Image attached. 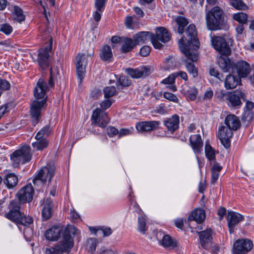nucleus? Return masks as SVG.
<instances>
[{
	"label": "nucleus",
	"instance_id": "f257e3e1",
	"mask_svg": "<svg viewBox=\"0 0 254 254\" xmlns=\"http://www.w3.org/2000/svg\"><path fill=\"white\" fill-rule=\"evenodd\" d=\"M34 190L31 184L23 187L17 193L18 199L11 200L9 203L8 211L4 217L17 225L27 226L33 223V218L21 211V204L30 202L33 199Z\"/></svg>",
	"mask_w": 254,
	"mask_h": 254
},
{
	"label": "nucleus",
	"instance_id": "f03ea898",
	"mask_svg": "<svg viewBox=\"0 0 254 254\" xmlns=\"http://www.w3.org/2000/svg\"><path fill=\"white\" fill-rule=\"evenodd\" d=\"M179 47L188 60L192 62L197 60L196 51L199 48V42L197 37V31L194 24H190L185 31V34L179 40Z\"/></svg>",
	"mask_w": 254,
	"mask_h": 254
},
{
	"label": "nucleus",
	"instance_id": "7ed1b4c3",
	"mask_svg": "<svg viewBox=\"0 0 254 254\" xmlns=\"http://www.w3.org/2000/svg\"><path fill=\"white\" fill-rule=\"evenodd\" d=\"M149 39L154 48L161 49L163 45L160 42L164 43L168 42L171 39V35L166 28L161 27L156 29L155 35L149 32L141 31L133 36L136 45L142 44Z\"/></svg>",
	"mask_w": 254,
	"mask_h": 254
},
{
	"label": "nucleus",
	"instance_id": "20e7f679",
	"mask_svg": "<svg viewBox=\"0 0 254 254\" xmlns=\"http://www.w3.org/2000/svg\"><path fill=\"white\" fill-rule=\"evenodd\" d=\"M77 231L76 228L74 226L66 229L64 232L62 240L60 243L53 247L47 248L45 250L46 254H68L73 246V237L77 233Z\"/></svg>",
	"mask_w": 254,
	"mask_h": 254
},
{
	"label": "nucleus",
	"instance_id": "39448f33",
	"mask_svg": "<svg viewBox=\"0 0 254 254\" xmlns=\"http://www.w3.org/2000/svg\"><path fill=\"white\" fill-rule=\"evenodd\" d=\"M58 74L57 67H52L50 69V76L48 81L49 85H47L46 82L42 78H40L37 83V85L34 90V95L36 98L35 100H42L46 99V92L49 90V87H53L54 86V80L57 78Z\"/></svg>",
	"mask_w": 254,
	"mask_h": 254
},
{
	"label": "nucleus",
	"instance_id": "423d86ee",
	"mask_svg": "<svg viewBox=\"0 0 254 254\" xmlns=\"http://www.w3.org/2000/svg\"><path fill=\"white\" fill-rule=\"evenodd\" d=\"M205 19L208 29H220L224 22V12L219 6H214L206 12Z\"/></svg>",
	"mask_w": 254,
	"mask_h": 254
},
{
	"label": "nucleus",
	"instance_id": "0eeeda50",
	"mask_svg": "<svg viewBox=\"0 0 254 254\" xmlns=\"http://www.w3.org/2000/svg\"><path fill=\"white\" fill-rule=\"evenodd\" d=\"M31 148L29 145H24L20 149L15 151L11 155L10 159L14 167L19 164H24L30 161L31 159Z\"/></svg>",
	"mask_w": 254,
	"mask_h": 254
},
{
	"label": "nucleus",
	"instance_id": "6e6552de",
	"mask_svg": "<svg viewBox=\"0 0 254 254\" xmlns=\"http://www.w3.org/2000/svg\"><path fill=\"white\" fill-rule=\"evenodd\" d=\"M55 170L56 167L53 164H47L45 167H42L33 180V184L36 185L38 184H44L47 181L51 182L55 175Z\"/></svg>",
	"mask_w": 254,
	"mask_h": 254
},
{
	"label": "nucleus",
	"instance_id": "1a4fd4ad",
	"mask_svg": "<svg viewBox=\"0 0 254 254\" xmlns=\"http://www.w3.org/2000/svg\"><path fill=\"white\" fill-rule=\"evenodd\" d=\"M93 54L85 55L79 53L76 57V74L79 79V83L81 84L85 74V68L87 65L88 59H91Z\"/></svg>",
	"mask_w": 254,
	"mask_h": 254
},
{
	"label": "nucleus",
	"instance_id": "9d476101",
	"mask_svg": "<svg viewBox=\"0 0 254 254\" xmlns=\"http://www.w3.org/2000/svg\"><path fill=\"white\" fill-rule=\"evenodd\" d=\"M46 100H35L30 105V113L32 123L33 126H36L40 121L41 118L42 110L46 108Z\"/></svg>",
	"mask_w": 254,
	"mask_h": 254
},
{
	"label": "nucleus",
	"instance_id": "9b49d317",
	"mask_svg": "<svg viewBox=\"0 0 254 254\" xmlns=\"http://www.w3.org/2000/svg\"><path fill=\"white\" fill-rule=\"evenodd\" d=\"M226 99L229 106L239 108L242 104L241 100H245L246 95L242 90H236L228 92L226 95Z\"/></svg>",
	"mask_w": 254,
	"mask_h": 254
},
{
	"label": "nucleus",
	"instance_id": "f8f14e48",
	"mask_svg": "<svg viewBox=\"0 0 254 254\" xmlns=\"http://www.w3.org/2000/svg\"><path fill=\"white\" fill-rule=\"evenodd\" d=\"M211 42L213 48L221 55H229L231 49L225 39L221 36L211 37Z\"/></svg>",
	"mask_w": 254,
	"mask_h": 254
},
{
	"label": "nucleus",
	"instance_id": "ddd939ff",
	"mask_svg": "<svg viewBox=\"0 0 254 254\" xmlns=\"http://www.w3.org/2000/svg\"><path fill=\"white\" fill-rule=\"evenodd\" d=\"M109 121L110 119L108 114L100 108H96L94 110L91 118L92 124H95L101 127H105L107 126Z\"/></svg>",
	"mask_w": 254,
	"mask_h": 254
},
{
	"label": "nucleus",
	"instance_id": "4468645a",
	"mask_svg": "<svg viewBox=\"0 0 254 254\" xmlns=\"http://www.w3.org/2000/svg\"><path fill=\"white\" fill-rule=\"evenodd\" d=\"M233 135V130L226 126H222L218 128L217 136L225 148H228L230 146V139Z\"/></svg>",
	"mask_w": 254,
	"mask_h": 254
},
{
	"label": "nucleus",
	"instance_id": "2eb2a0df",
	"mask_svg": "<svg viewBox=\"0 0 254 254\" xmlns=\"http://www.w3.org/2000/svg\"><path fill=\"white\" fill-rule=\"evenodd\" d=\"M253 247L252 241L248 239H239L234 244L233 253L235 254H246L252 249Z\"/></svg>",
	"mask_w": 254,
	"mask_h": 254
},
{
	"label": "nucleus",
	"instance_id": "dca6fc26",
	"mask_svg": "<svg viewBox=\"0 0 254 254\" xmlns=\"http://www.w3.org/2000/svg\"><path fill=\"white\" fill-rule=\"evenodd\" d=\"M244 217L239 213L229 211L227 216L228 226L231 234L234 232L235 227L240 222L243 221Z\"/></svg>",
	"mask_w": 254,
	"mask_h": 254
},
{
	"label": "nucleus",
	"instance_id": "f3484780",
	"mask_svg": "<svg viewBox=\"0 0 254 254\" xmlns=\"http://www.w3.org/2000/svg\"><path fill=\"white\" fill-rule=\"evenodd\" d=\"M234 71H236L239 77H245L250 73L251 67L250 64L246 61L241 60L233 64Z\"/></svg>",
	"mask_w": 254,
	"mask_h": 254
},
{
	"label": "nucleus",
	"instance_id": "a211bd4d",
	"mask_svg": "<svg viewBox=\"0 0 254 254\" xmlns=\"http://www.w3.org/2000/svg\"><path fill=\"white\" fill-rule=\"evenodd\" d=\"M163 124L166 127L167 132L173 133L179 127L180 117L177 114H174L164 121Z\"/></svg>",
	"mask_w": 254,
	"mask_h": 254
},
{
	"label": "nucleus",
	"instance_id": "6ab92c4d",
	"mask_svg": "<svg viewBox=\"0 0 254 254\" xmlns=\"http://www.w3.org/2000/svg\"><path fill=\"white\" fill-rule=\"evenodd\" d=\"M254 108V103L247 101L244 108V112L242 115L241 120L243 123L246 125L249 124L254 119L253 109Z\"/></svg>",
	"mask_w": 254,
	"mask_h": 254
},
{
	"label": "nucleus",
	"instance_id": "aec40b11",
	"mask_svg": "<svg viewBox=\"0 0 254 254\" xmlns=\"http://www.w3.org/2000/svg\"><path fill=\"white\" fill-rule=\"evenodd\" d=\"M50 48L46 47L38 51L37 62L42 69H45L49 66V51Z\"/></svg>",
	"mask_w": 254,
	"mask_h": 254
},
{
	"label": "nucleus",
	"instance_id": "412c9836",
	"mask_svg": "<svg viewBox=\"0 0 254 254\" xmlns=\"http://www.w3.org/2000/svg\"><path fill=\"white\" fill-rule=\"evenodd\" d=\"M127 73L133 78H138L148 76L150 73V68L146 66L137 68H128L126 69Z\"/></svg>",
	"mask_w": 254,
	"mask_h": 254
},
{
	"label": "nucleus",
	"instance_id": "4be33fe9",
	"mask_svg": "<svg viewBox=\"0 0 254 254\" xmlns=\"http://www.w3.org/2000/svg\"><path fill=\"white\" fill-rule=\"evenodd\" d=\"M212 230L210 229L198 233L201 246L205 249L209 248L212 244Z\"/></svg>",
	"mask_w": 254,
	"mask_h": 254
},
{
	"label": "nucleus",
	"instance_id": "5701e85b",
	"mask_svg": "<svg viewBox=\"0 0 254 254\" xmlns=\"http://www.w3.org/2000/svg\"><path fill=\"white\" fill-rule=\"evenodd\" d=\"M159 125L157 121H146L138 123L136 124V129L141 132L150 131L156 128Z\"/></svg>",
	"mask_w": 254,
	"mask_h": 254
},
{
	"label": "nucleus",
	"instance_id": "b1692460",
	"mask_svg": "<svg viewBox=\"0 0 254 254\" xmlns=\"http://www.w3.org/2000/svg\"><path fill=\"white\" fill-rule=\"evenodd\" d=\"M189 141L194 153L198 154L201 152L203 142L200 134L191 135L190 137Z\"/></svg>",
	"mask_w": 254,
	"mask_h": 254
},
{
	"label": "nucleus",
	"instance_id": "393cba45",
	"mask_svg": "<svg viewBox=\"0 0 254 254\" xmlns=\"http://www.w3.org/2000/svg\"><path fill=\"white\" fill-rule=\"evenodd\" d=\"M220 56L217 59V63L220 68L223 70L224 72H226L230 71L231 72L234 71V63H231L230 59L227 56V55H224Z\"/></svg>",
	"mask_w": 254,
	"mask_h": 254
},
{
	"label": "nucleus",
	"instance_id": "a878e982",
	"mask_svg": "<svg viewBox=\"0 0 254 254\" xmlns=\"http://www.w3.org/2000/svg\"><path fill=\"white\" fill-rule=\"evenodd\" d=\"M224 123L226 127L235 131L241 127V122L239 118L233 114H230L226 116Z\"/></svg>",
	"mask_w": 254,
	"mask_h": 254
},
{
	"label": "nucleus",
	"instance_id": "bb28decb",
	"mask_svg": "<svg viewBox=\"0 0 254 254\" xmlns=\"http://www.w3.org/2000/svg\"><path fill=\"white\" fill-rule=\"evenodd\" d=\"M107 0H95V7L96 10L93 13L95 21L98 22L101 18L103 11L105 9V3Z\"/></svg>",
	"mask_w": 254,
	"mask_h": 254
},
{
	"label": "nucleus",
	"instance_id": "cd10ccee",
	"mask_svg": "<svg viewBox=\"0 0 254 254\" xmlns=\"http://www.w3.org/2000/svg\"><path fill=\"white\" fill-rule=\"evenodd\" d=\"M53 202L51 198H48L43 204L42 215L44 220L49 219L52 215Z\"/></svg>",
	"mask_w": 254,
	"mask_h": 254
},
{
	"label": "nucleus",
	"instance_id": "c85d7f7f",
	"mask_svg": "<svg viewBox=\"0 0 254 254\" xmlns=\"http://www.w3.org/2000/svg\"><path fill=\"white\" fill-rule=\"evenodd\" d=\"M240 83L241 79L239 77L229 74L225 78L224 86L226 89H232L236 88Z\"/></svg>",
	"mask_w": 254,
	"mask_h": 254
},
{
	"label": "nucleus",
	"instance_id": "c756f323",
	"mask_svg": "<svg viewBox=\"0 0 254 254\" xmlns=\"http://www.w3.org/2000/svg\"><path fill=\"white\" fill-rule=\"evenodd\" d=\"M205 218V213L204 210L198 208L194 210L188 217V221L193 220L197 223H202Z\"/></svg>",
	"mask_w": 254,
	"mask_h": 254
},
{
	"label": "nucleus",
	"instance_id": "7c9ffc66",
	"mask_svg": "<svg viewBox=\"0 0 254 254\" xmlns=\"http://www.w3.org/2000/svg\"><path fill=\"white\" fill-rule=\"evenodd\" d=\"M62 232V229L59 227H53L47 230L45 233L47 239L55 241L58 240Z\"/></svg>",
	"mask_w": 254,
	"mask_h": 254
},
{
	"label": "nucleus",
	"instance_id": "2f4dec72",
	"mask_svg": "<svg viewBox=\"0 0 254 254\" xmlns=\"http://www.w3.org/2000/svg\"><path fill=\"white\" fill-rule=\"evenodd\" d=\"M100 57L103 61L110 62L113 58V54L111 47L108 45H105L102 48Z\"/></svg>",
	"mask_w": 254,
	"mask_h": 254
},
{
	"label": "nucleus",
	"instance_id": "473e14b6",
	"mask_svg": "<svg viewBox=\"0 0 254 254\" xmlns=\"http://www.w3.org/2000/svg\"><path fill=\"white\" fill-rule=\"evenodd\" d=\"M136 45L133 39L126 37L122 40L121 50L124 53H127L133 49Z\"/></svg>",
	"mask_w": 254,
	"mask_h": 254
},
{
	"label": "nucleus",
	"instance_id": "72a5a7b5",
	"mask_svg": "<svg viewBox=\"0 0 254 254\" xmlns=\"http://www.w3.org/2000/svg\"><path fill=\"white\" fill-rule=\"evenodd\" d=\"M4 182L8 188H12L17 184L18 177L15 174L10 173L6 175Z\"/></svg>",
	"mask_w": 254,
	"mask_h": 254
},
{
	"label": "nucleus",
	"instance_id": "f704fd0d",
	"mask_svg": "<svg viewBox=\"0 0 254 254\" xmlns=\"http://www.w3.org/2000/svg\"><path fill=\"white\" fill-rule=\"evenodd\" d=\"M222 169V167L217 163L215 164L211 168V183L214 184L218 180L220 171Z\"/></svg>",
	"mask_w": 254,
	"mask_h": 254
},
{
	"label": "nucleus",
	"instance_id": "c9c22d12",
	"mask_svg": "<svg viewBox=\"0 0 254 254\" xmlns=\"http://www.w3.org/2000/svg\"><path fill=\"white\" fill-rule=\"evenodd\" d=\"M176 21L178 26V32L182 34L184 32V28L189 24V21L187 18L182 16H178Z\"/></svg>",
	"mask_w": 254,
	"mask_h": 254
},
{
	"label": "nucleus",
	"instance_id": "e433bc0d",
	"mask_svg": "<svg viewBox=\"0 0 254 254\" xmlns=\"http://www.w3.org/2000/svg\"><path fill=\"white\" fill-rule=\"evenodd\" d=\"M13 19L19 23L25 20V16L24 15L22 9L18 6L13 7Z\"/></svg>",
	"mask_w": 254,
	"mask_h": 254
},
{
	"label": "nucleus",
	"instance_id": "4c0bfd02",
	"mask_svg": "<svg viewBox=\"0 0 254 254\" xmlns=\"http://www.w3.org/2000/svg\"><path fill=\"white\" fill-rule=\"evenodd\" d=\"M159 244L165 248H174L177 246L176 243L169 235H164Z\"/></svg>",
	"mask_w": 254,
	"mask_h": 254
},
{
	"label": "nucleus",
	"instance_id": "58836bf2",
	"mask_svg": "<svg viewBox=\"0 0 254 254\" xmlns=\"http://www.w3.org/2000/svg\"><path fill=\"white\" fill-rule=\"evenodd\" d=\"M51 132L50 127L46 126L43 127L35 136V139H46Z\"/></svg>",
	"mask_w": 254,
	"mask_h": 254
},
{
	"label": "nucleus",
	"instance_id": "ea45409f",
	"mask_svg": "<svg viewBox=\"0 0 254 254\" xmlns=\"http://www.w3.org/2000/svg\"><path fill=\"white\" fill-rule=\"evenodd\" d=\"M230 4L236 9L246 10L248 6L243 2L242 0H229Z\"/></svg>",
	"mask_w": 254,
	"mask_h": 254
},
{
	"label": "nucleus",
	"instance_id": "a19ab883",
	"mask_svg": "<svg viewBox=\"0 0 254 254\" xmlns=\"http://www.w3.org/2000/svg\"><path fill=\"white\" fill-rule=\"evenodd\" d=\"M186 67L188 72L192 75L193 78H195L198 76L197 68L194 64L190 62L186 61Z\"/></svg>",
	"mask_w": 254,
	"mask_h": 254
},
{
	"label": "nucleus",
	"instance_id": "79ce46f5",
	"mask_svg": "<svg viewBox=\"0 0 254 254\" xmlns=\"http://www.w3.org/2000/svg\"><path fill=\"white\" fill-rule=\"evenodd\" d=\"M233 18L241 24L246 23L248 21V15L244 12H238L233 15Z\"/></svg>",
	"mask_w": 254,
	"mask_h": 254
},
{
	"label": "nucleus",
	"instance_id": "37998d69",
	"mask_svg": "<svg viewBox=\"0 0 254 254\" xmlns=\"http://www.w3.org/2000/svg\"><path fill=\"white\" fill-rule=\"evenodd\" d=\"M205 153L206 158L210 161L214 160L215 158V152L213 148L208 143L205 145Z\"/></svg>",
	"mask_w": 254,
	"mask_h": 254
},
{
	"label": "nucleus",
	"instance_id": "c03bdc74",
	"mask_svg": "<svg viewBox=\"0 0 254 254\" xmlns=\"http://www.w3.org/2000/svg\"><path fill=\"white\" fill-rule=\"evenodd\" d=\"M36 141L32 143V146L37 150H42L48 145V141L46 139H36Z\"/></svg>",
	"mask_w": 254,
	"mask_h": 254
},
{
	"label": "nucleus",
	"instance_id": "a18cd8bd",
	"mask_svg": "<svg viewBox=\"0 0 254 254\" xmlns=\"http://www.w3.org/2000/svg\"><path fill=\"white\" fill-rule=\"evenodd\" d=\"M97 242L96 238H89L87 240L86 247L89 252L93 253L95 251Z\"/></svg>",
	"mask_w": 254,
	"mask_h": 254
},
{
	"label": "nucleus",
	"instance_id": "49530a36",
	"mask_svg": "<svg viewBox=\"0 0 254 254\" xmlns=\"http://www.w3.org/2000/svg\"><path fill=\"white\" fill-rule=\"evenodd\" d=\"M138 230L142 234H145L147 230L146 227V220L142 216H140L138 218Z\"/></svg>",
	"mask_w": 254,
	"mask_h": 254
},
{
	"label": "nucleus",
	"instance_id": "de8ad7c7",
	"mask_svg": "<svg viewBox=\"0 0 254 254\" xmlns=\"http://www.w3.org/2000/svg\"><path fill=\"white\" fill-rule=\"evenodd\" d=\"M117 93L116 89L114 86L106 87L104 89V97L105 98H110L114 96Z\"/></svg>",
	"mask_w": 254,
	"mask_h": 254
},
{
	"label": "nucleus",
	"instance_id": "09e8293b",
	"mask_svg": "<svg viewBox=\"0 0 254 254\" xmlns=\"http://www.w3.org/2000/svg\"><path fill=\"white\" fill-rule=\"evenodd\" d=\"M198 90L194 86L190 87L187 90L188 97L191 100H194L196 99L197 95Z\"/></svg>",
	"mask_w": 254,
	"mask_h": 254
},
{
	"label": "nucleus",
	"instance_id": "8fccbe9b",
	"mask_svg": "<svg viewBox=\"0 0 254 254\" xmlns=\"http://www.w3.org/2000/svg\"><path fill=\"white\" fill-rule=\"evenodd\" d=\"M13 28L11 25L8 23H4L0 26V31L5 35H8L12 33Z\"/></svg>",
	"mask_w": 254,
	"mask_h": 254
},
{
	"label": "nucleus",
	"instance_id": "3c124183",
	"mask_svg": "<svg viewBox=\"0 0 254 254\" xmlns=\"http://www.w3.org/2000/svg\"><path fill=\"white\" fill-rule=\"evenodd\" d=\"M163 97L168 100L170 101L174 102V103H178L179 99L178 97L173 94L172 93L168 92H165L163 93Z\"/></svg>",
	"mask_w": 254,
	"mask_h": 254
},
{
	"label": "nucleus",
	"instance_id": "603ef678",
	"mask_svg": "<svg viewBox=\"0 0 254 254\" xmlns=\"http://www.w3.org/2000/svg\"><path fill=\"white\" fill-rule=\"evenodd\" d=\"M133 130L134 129L132 127L128 128H122L120 131H119L118 137L121 138L124 136L129 135L132 133Z\"/></svg>",
	"mask_w": 254,
	"mask_h": 254
},
{
	"label": "nucleus",
	"instance_id": "864d4df0",
	"mask_svg": "<svg viewBox=\"0 0 254 254\" xmlns=\"http://www.w3.org/2000/svg\"><path fill=\"white\" fill-rule=\"evenodd\" d=\"M175 72L170 74L167 78L163 79L161 83L165 84H173L175 83L176 79Z\"/></svg>",
	"mask_w": 254,
	"mask_h": 254
},
{
	"label": "nucleus",
	"instance_id": "5fc2aeb1",
	"mask_svg": "<svg viewBox=\"0 0 254 254\" xmlns=\"http://www.w3.org/2000/svg\"><path fill=\"white\" fill-rule=\"evenodd\" d=\"M118 82L120 85L123 86H128L131 84V82L128 78L124 75L120 76Z\"/></svg>",
	"mask_w": 254,
	"mask_h": 254
},
{
	"label": "nucleus",
	"instance_id": "6e6d98bb",
	"mask_svg": "<svg viewBox=\"0 0 254 254\" xmlns=\"http://www.w3.org/2000/svg\"><path fill=\"white\" fill-rule=\"evenodd\" d=\"M107 132L110 137H113L118 135L119 130L114 127L109 126L107 128Z\"/></svg>",
	"mask_w": 254,
	"mask_h": 254
},
{
	"label": "nucleus",
	"instance_id": "4d7b16f0",
	"mask_svg": "<svg viewBox=\"0 0 254 254\" xmlns=\"http://www.w3.org/2000/svg\"><path fill=\"white\" fill-rule=\"evenodd\" d=\"M112 104V102L111 101V100L109 98H106V100L102 102L100 104L101 110L104 111L108 109L110 107Z\"/></svg>",
	"mask_w": 254,
	"mask_h": 254
},
{
	"label": "nucleus",
	"instance_id": "13d9d810",
	"mask_svg": "<svg viewBox=\"0 0 254 254\" xmlns=\"http://www.w3.org/2000/svg\"><path fill=\"white\" fill-rule=\"evenodd\" d=\"M9 83L5 79H0V90H6L10 88Z\"/></svg>",
	"mask_w": 254,
	"mask_h": 254
},
{
	"label": "nucleus",
	"instance_id": "bf43d9fd",
	"mask_svg": "<svg viewBox=\"0 0 254 254\" xmlns=\"http://www.w3.org/2000/svg\"><path fill=\"white\" fill-rule=\"evenodd\" d=\"M209 74L211 76H213L220 80H221L223 77L222 74L220 73L217 70L213 68L210 69Z\"/></svg>",
	"mask_w": 254,
	"mask_h": 254
},
{
	"label": "nucleus",
	"instance_id": "052dcab7",
	"mask_svg": "<svg viewBox=\"0 0 254 254\" xmlns=\"http://www.w3.org/2000/svg\"><path fill=\"white\" fill-rule=\"evenodd\" d=\"M150 50L151 48L150 47L144 46L140 50V55L143 57H146L149 54Z\"/></svg>",
	"mask_w": 254,
	"mask_h": 254
},
{
	"label": "nucleus",
	"instance_id": "680f3d73",
	"mask_svg": "<svg viewBox=\"0 0 254 254\" xmlns=\"http://www.w3.org/2000/svg\"><path fill=\"white\" fill-rule=\"evenodd\" d=\"M176 77L180 76L182 79L185 81L188 79V75L187 73L183 71H180L179 72H175Z\"/></svg>",
	"mask_w": 254,
	"mask_h": 254
},
{
	"label": "nucleus",
	"instance_id": "e2e57ef3",
	"mask_svg": "<svg viewBox=\"0 0 254 254\" xmlns=\"http://www.w3.org/2000/svg\"><path fill=\"white\" fill-rule=\"evenodd\" d=\"M100 231L103 234V236L107 237L112 233V230L110 227L103 228L100 229Z\"/></svg>",
	"mask_w": 254,
	"mask_h": 254
},
{
	"label": "nucleus",
	"instance_id": "0e129e2a",
	"mask_svg": "<svg viewBox=\"0 0 254 254\" xmlns=\"http://www.w3.org/2000/svg\"><path fill=\"white\" fill-rule=\"evenodd\" d=\"M132 21L133 18L132 16H128L126 17L125 20V23L127 28H129L131 27Z\"/></svg>",
	"mask_w": 254,
	"mask_h": 254
},
{
	"label": "nucleus",
	"instance_id": "69168bd1",
	"mask_svg": "<svg viewBox=\"0 0 254 254\" xmlns=\"http://www.w3.org/2000/svg\"><path fill=\"white\" fill-rule=\"evenodd\" d=\"M70 217L72 218L74 221H77L80 219L79 215L74 210L70 211Z\"/></svg>",
	"mask_w": 254,
	"mask_h": 254
},
{
	"label": "nucleus",
	"instance_id": "338daca9",
	"mask_svg": "<svg viewBox=\"0 0 254 254\" xmlns=\"http://www.w3.org/2000/svg\"><path fill=\"white\" fill-rule=\"evenodd\" d=\"M213 95V92L212 90L209 89L205 92L204 95V99H210L212 97Z\"/></svg>",
	"mask_w": 254,
	"mask_h": 254
},
{
	"label": "nucleus",
	"instance_id": "774afa93",
	"mask_svg": "<svg viewBox=\"0 0 254 254\" xmlns=\"http://www.w3.org/2000/svg\"><path fill=\"white\" fill-rule=\"evenodd\" d=\"M134 11L135 13L136 14V15L138 16L139 17H142L144 15L142 10L138 7H134Z\"/></svg>",
	"mask_w": 254,
	"mask_h": 254
}]
</instances>
